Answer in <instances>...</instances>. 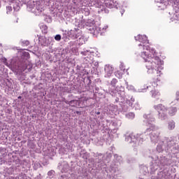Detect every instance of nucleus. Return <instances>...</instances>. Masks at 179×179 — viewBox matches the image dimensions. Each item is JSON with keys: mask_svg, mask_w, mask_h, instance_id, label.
<instances>
[{"mask_svg": "<svg viewBox=\"0 0 179 179\" xmlns=\"http://www.w3.org/2000/svg\"><path fill=\"white\" fill-rule=\"evenodd\" d=\"M139 47H143V50H147L148 52L144 51L141 54L143 59L146 62L145 66L147 68L148 73H153V71L159 69L162 64L160 57H157V52L155 48L149 49V46H145L142 44L138 45Z\"/></svg>", "mask_w": 179, "mask_h": 179, "instance_id": "nucleus-1", "label": "nucleus"}, {"mask_svg": "<svg viewBox=\"0 0 179 179\" xmlns=\"http://www.w3.org/2000/svg\"><path fill=\"white\" fill-rule=\"evenodd\" d=\"M155 110L158 113V118L162 120H164L167 118V111L168 109L162 103H159L157 105L154 106Z\"/></svg>", "mask_w": 179, "mask_h": 179, "instance_id": "nucleus-2", "label": "nucleus"}, {"mask_svg": "<svg viewBox=\"0 0 179 179\" xmlns=\"http://www.w3.org/2000/svg\"><path fill=\"white\" fill-rule=\"evenodd\" d=\"M105 78H111L113 73H114V68L110 65L105 66Z\"/></svg>", "mask_w": 179, "mask_h": 179, "instance_id": "nucleus-3", "label": "nucleus"}, {"mask_svg": "<svg viewBox=\"0 0 179 179\" xmlns=\"http://www.w3.org/2000/svg\"><path fill=\"white\" fill-rule=\"evenodd\" d=\"M69 36L73 40H76V38H79V37H80V32H79V30L74 29L69 31Z\"/></svg>", "mask_w": 179, "mask_h": 179, "instance_id": "nucleus-4", "label": "nucleus"}, {"mask_svg": "<svg viewBox=\"0 0 179 179\" xmlns=\"http://www.w3.org/2000/svg\"><path fill=\"white\" fill-rule=\"evenodd\" d=\"M152 97H153V99H155V100H160V92L156 90H151L150 91Z\"/></svg>", "mask_w": 179, "mask_h": 179, "instance_id": "nucleus-5", "label": "nucleus"}, {"mask_svg": "<svg viewBox=\"0 0 179 179\" xmlns=\"http://www.w3.org/2000/svg\"><path fill=\"white\" fill-rule=\"evenodd\" d=\"M66 103L69 104L71 107H79V106L80 104V101H79L78 100H72L70 101H66Z\"/></svg>", "mask_w": 179, "mask_h": 179, "instance_id": "nucleus-6", "label": "nucleus"}, {"mask_svg": "<svg viewBox=\"0 0 179 179\" xmlns=\"http://www.w3.org/2000/svg\"><path fill=\"white\" fill-rule=\"evenodd\" d=\"M168 114L171 116L173 117L176 114H177V108L176 107H169L168 108Z\"/></svg>", "mask_w": 179, "mask_h": 179, "instance_id": "nucleus-7", "label": "nucleus"}, {"mask_svg": "<svg viewBox=\"0 0 179 179\" xmlns=\"http://www.w3.org/2000/svg\"><path fill=\"white\" fill-rule=\"evenodd\" d=\"M136 40L139 41V42L143 43V44L148 43V38H146V36H143L142 35H138L136 37Z\"/></svg>", "mask_w": 179, "mask_h": 179, "instance_id": "nucleus-8", "label": "nucleus"}, {"mask_svg": "<svg viewBox=\"0 0 179 179\" xmlns=\"http://www.w3.org/2000/svg\"><path fill=\"white\" fill-rule=\"evenodd\" d=\"M174 128H176V122H174L173 120L169 121L168 122V129L170 131H173Z\"/></svg>", "mask_w": 179, "mask_h": 179, "instance_id": "nucleus-9", "label": "nucleus"}, {"mask_svg": "<svg viewBox=\"0 0 179 179\" xmlns=\"http://www.w3.org/2000/svg\"><path fill=\"white\" fill-rule=\"evenodd\" d=\"M157 82H160V78H159V77L153 80L152 83V86L154 87H157V85H158Z\"/></svg>", "mask_w": 179, "mask_h": 179, "instance_id": "nucleus-10", "label": "nucleus"}, {"mask_svg": "<svg viewBox=\"0 0 179 179\" xmlns=\"http://www.w3.org/2000/svg\"><path fill=\"white\" fill-rule=\"evenodd\" d=\"M127 118H129V120H134L135 118V113H129L127 115Z\"/></svg>", "mask_w": 179, "mask_h": 179, "instance_id": "nucleus-11", "label": "nucleus"}, {"mask_svg": "<svg viewBox=\"0 0 179 179\" xmlns=\"http://www.w3.org/2000/svg\"><path fill=\"white\" fill-rule=\"evenodd\" d=\"M42 33H44V34H47L48 30V27L47 25H43L42 26Z\"/></svg>", "mask_w": 179, "mask_h": 179, "instance_id": "nucleus-12", "label": "nucleus"}, {"mask_svg": "<svg viewBox=\"0 0 179 179\" xmlns=\"http://www.w3.org/2000/svg\"><path fill=\"white\" fill-rule=\"evenodd\" d=\"M118 83V80L115 78H113L110 83V84L112 85V86L113 87H115V85H117V83Z\"/></svg>", "mask_w": 179, "mask_h": 179, "instance_id": "nucleus-13", "label": "nucleus"}, {"mask_svg": "<svg viewBox=\"0 0 179 179\" xmlns=\"http://www.w3.org/2000/svg\"><path fill=\"white\" fill-rule=\"evenodd\" d=\"M55 39L56 40V41H59L61 40V35L57 34L55 36Z\"/></svg>", "mask_w": 179, "mask_h": 179, "instance_id": "nucleus-14", "label": "nucleus"}, {"mask_svg": "<svg viewBox=\"0 0 179 179\" xmlns=\"http://www.w3.org/2000/svg\"><path fill=\"white\" fill-rule=\"evenodd\" d=\"M120 69H122V71H125V68H124V65L122 64L120 65Z\"/></svg>", "mask_w": 179, "mask_h": 179, "instance_id": "nucleus-15", "label": "nucleus"}, {"mask_svg": "<svg viewBox=\"0 0 179 179\" xmlns=\"http://www.w3.org/2000/svg\"><path fill=\"white\" fill-rule=\"evenodd\" d=\"M27 69V66H25L24 68L22 69V71H24Z\"/></svg>", "mask_w": 179, "mask_h": 179, "instance_id": "nucleus-16", "label": "nucleus"}, {"mask_svg": "<svg viewBox=\"0 0 179 179\" xmlns=\"http://www.w3.org/2000/svg\"><path fill=\"white\" fill-rule=\"evenodd\" d=\"M163 101H164V100L160 99V103H163Z\"/></svg>", "mask_w": 179, "mask_h": 179, "instance_id": "nucleus-17", "label": "nucleus"}, {"mask_svg": "<svg viewBox=\"0 0 179 179\" xmlns=\"http://www.w3.org/2000/svg\"><path fill=\"white\" fill-rule=\"evenodd\" d=\"M97 65H99V63H97V62L95 63V66H97Z\"/></svg>", "mask_w": 179, "mask_h": 179, "instance_id": "nucleus-18", "label": "nucleus"}, {"mask_svg": "<svg viewBox=\"0 0 179 179\" xmlns=\"http://www.w3.org/2000/svg\"><path fill=\"white\" fill-rule=\"evenodd\" d=\"M18 99H22V96H18Z\"/></svg>", "mask_w": 179, "mask_h": 179, "instance_id": "nucleus-19", "label": "nucleus"}, {"mask_svg": "<svg viewBox=\"0 0 179 179\" xmlns=\"http://www.w3.org/2000/svg\"><path fill=\"white\" fill-rule=\"evenodd\" d=\"M97 115H100V112H98V113H97Z\"/></svg>", "mask_w": 179, "mask_h": 179, "instance_id": "nucleus-20", "label": "nucleus"}, {"mask_svg": "<svg viewBox=\"0 0 179 179\" xmlns=\"http://www.w3.org/2000/svg\"><path fill=\"white\" fill-rule=\"evenodd\" d=\"M77 114H79V112H77Z\"/></svg>", "mask_w": 179, "mask_h": 179, "instance_id": "nucleus-21", "label": "nucleus"}]
</instances>
